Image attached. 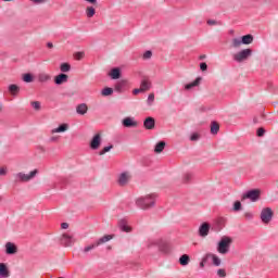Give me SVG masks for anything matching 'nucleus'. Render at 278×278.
Here are the masks:
<instances>
[{"label":"nucleus","instance_id":"obj_1","mask_svg":"<svg viewBox=\"0 0 278 278\" xmlns=\"http://www.w3.org/2000/svg\"><path fill=\"white\" fill-rule=\"evenodd\" d=\"M136 205L137 207H140V210H150V207L155 205V194H149L137 199Z\"/></svg>","mask_w":278,"mask_h":278},{"label":"nucleus","instance_id":"obj_2","mask_svg":"<svg viewBox=\"0 0 278 278\" xmlns=\"http://www.w3.org/2000/svg\"><path fill=\"white\" fill-rule=\"evenodd\" d=\"M231 242H233V240L230 237H222L217 244V251L220 253V255H227V253H229Z\"/></svg>","mask_w":278,"mask_h":278},{"label":"nucleus","instance_id":"obj_3","mask_svg":"<svg viewBox=\"0 0 278 278\" xmlns=\"http://www.w3.org/2000/svg\"><path fill=\"white\" fill-rule=\"evenodd\" d=\"M38 175V169H35L30 172L29 174H25L23 172H20L15 174V184H27V181H31L34 177Z\"/></svg>","mask_w":278,"mask_h":278},{"label":"nucleus","instance_id":"obj_4","mask_svg":"<svg viewBox=\"0 0 278 278\" xmlns=\"http://www.w3.org/2000/svg\"><path fill=\"white\" fill-rule=\"evenodd\" d=\"M151 247H157L161 253H170V245L167 242L162 241V239L150 240L148 243V249H151Z\"/></svg>","mask_w":278,"mask_h":278},{"label":"nucleus","instance_id":"obj_5","mask_svg":"<svg viewBox=\"0 0 278 278\" xmlns=\"http://www.w3.org/2000/svg\"><path fill=\"white\" fill-rule=\"evenodd\" d=\"M251 55H253V50L252 49H243L237 53L233 54V60L235 62H244L247 60H249V58H251Z\"/></svg>","mask_w":278,"mask_h":278},{"label":"nucleus","instance_id":"obj_6","mask_svg":"<svg viewBox=\"0 0 278 278\" xmlns=\"http://www.w3.org/2000/svg\"><path fill=\"white\" fill-rule=\"evenodd\" d=\"M261 194H262V191H260V189H252L242 194L241 201H247V199H249V201H252V203H255V201H260Z\"/></svg>","mask_w":278,"mask_h":278},{"label":"nucleus","instance_id":"obj_7","mask_svg":"<svg viewBox=\"0 0 278 278\" xmlns=\"http://www.w3.org/2000/svg\"><path fill=\"white\" fill-rule=\"evenodd\" d=\"M275 213H273V208L270 207H265L261 212V220L264 223V225H268L270 220H273V216Z\"/></svg>","mask_w":278,"mask_h":278},{"label":"nucleus","instance_id":"obj_8","mask_svg":"<svg viewBox=\"0 0 278 278\" xmlns=\"http://www.w3.org/2000/svg\"><path fill=\"white\" fill-rule=\"evenodd\" d=\"M131 181V173L123 172L117 178L118 186L125 187Z\"/></svg>","mask_w":278,"mask_h":278},{"label":"nucleus","instance_id":"obj_9","mask_svg":"<svg viewBox=\"0 0 278 278\" xmlns=\"http://www.w3.org/2000/svg\"><path fill=\"white\" fill-rule=\"evenodd\" d=\"M75 242H76L75 237H73L68 233H63L61 237L62 247H73V244H75Z\"/></svg>","mask_w":278,"mask_h":278},{"label":"nucleus","instance_id":"obj_10","mask_svg":"<svg viewBox=\"0 0 278 278\" xmlns=\"http://www.w3.org/2000/svg\"><path fill=\"white\" fill-rule=\"evenodd\" d=\"M101 142H102V139H101V134H96L90 143H89V147L90 149H92V151H97V149H99V147H101Z\"/></svg>","mask_w":278,"mask_h":278},{"label":"nucleus","instance_id":"obj_11","mask_svg":"<svg viewBox=\"0 0 278 278\" xmlns=\"http://www.w3.org/2000/svg\"><path fill=\"white\" fill-rule=\"evenodd\" d=\"M210 236V225L207 223H203L199 228V237L207 238Z\"/></svg>","mask_w":278,"mask_h":278},{"label":"nucleus","instance_id":"obj_12","mask_svg":"<svg viewBox=\"0 0 278 278\" xmlns=\"http://www.w3.org/2000/svg\"><path fill=\"white\" fill-rule=\"evenodd\" d=\"M153 84L151 83V79L149 77H143L140 84V88L143 92H147L148 90H151V87Z\"/></svg>","mask_w":278,"mask_h":278},{"label":"nucleus","instance_id":"obj_13","mask_svg":"<svg viewBox=\"0 0 278 278\" xmlns=\"http://www.w3.org/2000/svg\"><path fill=\"white\" fill-rule=\"evenodd\" d=\"M66 81H68V75L64 73L59 74L54 77V84H56V86H62V84H66Z\"/></svg>","mask_w":278,"mask_h":278},{"label":"nucleus","instance_id":"obj_14","mask_svg":"<svg viewBox=\"0 0 278 278\" xmlns=\"http://www.w3.org/2000/svg\"><path fill=\"white\" fill-rule=\"evenodd\" d=\"M127 86H129V83L127 80H119L115 85L116 92H125L127 90Z\"/></svg>","mask_w":278,"mask_h":278},{"label":"nucleus","instance_id":"obj_15","mask_svg":"<svg viewBox=\"0 0 278 278\" xmlns=\"http://www.w3.org/2000/svg\"><path fill=\"white\" fill-rule=\"evenodd\" d=\"M124 127H138V122L134 119V117H125L122 122Z\"/></svg>","mask_w":278,"mask_h":278},{"label":"nucleus","instance_id":"obj_16","mask_svg":"<svg viewBox=\"0 0 278 278\" xmlns=\"http://www.w3.org/2000/svg\"><path fill=\"white\" fill-rule=\"evenodd\" d=\"M143 127L146 129H155V118L153 117H147L143 122Z\"/></svg>","mask_w":278,"mask_h":278},{"label":"nucleus","instance_id":"obj_17","mask_svg":"<svg viewBox=\"0 0 278 278\" xmlns=\"http://www.w3.org/2000/svg\"><path fill=\"white\" fill-rule=\"evenodd\" d=\"M118 227L122 231H125L126 233H129L131 231V226L127 224V219H121L118 222Z\"/></svg>","mask_w":278,"mask_h":278},{"label":"nucleus","instance_id":"obj_18","mask_svg":"<svg viewBox=\"0 0 278 278\" xmlns=\"http://www.w3.org/2000/svg\"><path fill=\"white\" fill-rule=\"evenodd\" d=\"M37 79L40 84H47V83L51 81V75H49L47 73H39L37 76Z\"/></svg>","mask_w":278,"mask_h":278},{"label":"nucleus","instance_id":"obj_19","mask_svg":"<svg viewBox=\"0 0 278 278\" xmlns=\"http://www.w3.org/2000/svg\"><path fill=\"white\" fill-rule=\"evenodd\" d=\"M206 257L208 260H212L214 266H220V264H222L220 257H218L216 254L206 253Z\"/></svg>","mask_w":278,"mask_h":278},{"label":"nucleus","instance_id":"obj_20","mask_svg":"<svg viewBox=\"0 0 278 278\" xmlns=\"http://www.w3.org/2000/svg\"><path fill=\"white\" fill-rule=\"evenodd\" d=\"M10 277V270L5 263H0V278H8Z\"/></svg>","mask_w":278,"mask_h":278},{"label":"nucleus","instance_id":"obj_21","mask_svg":"<svg viewBox=\"0 0 278 278\" xmlns=\"http://www.w3.org/2000/svg\"><path fill=\"white\" fill-rule=\"evenodd\" d=\"M114 236L112 235H105L104 237H101L96 241V247H101V244H105V242H110V240H112Z\"/></svg>","mask_w":278,"mask_h":278},{"label":"nucleus","instance_id":"obj_22","mask_svg":"<svg viewBox=\"0 0 278 278\" xmlns=\"http://www.w3.org/2000/svg\"><path fill=\"white\" fill-rule=\"evenodd\" d=\"M68 131V124H61L58 128L51 130V134H63Z\"/></svg>","mask_w":278,"mask_h":278},{"label":"nucleus","instance_id":"obj_23","mask_svg":"<svg viewBox=\"0 0 278 278\" xmlns=\"http://www.w3.org/2000/svg\"><path fill=\"white\" fill-rule=\"evenodd\" d=\"M77 114L84 116V114L88 113V105L86 103L78 104L76 108Z\"/></svg>","mask_w":278,"mask_h":278},{"label":"nucleus","instance_id":"obj_24","mask_svg":"<svg viewBox=\"0 0 278 278\" xmlns=\"http://www.w3.org/2000/svg\"><path fill=\"white\" fill-rule=\"evenodd\" d=\"M5 249L8 255H14V253H16V245L12 242H8Z\"/></svg>","mask_w":278,"mask_h":278},{"label":"nucleus","instance_id":"obj_25","mask_svg":"<svg viewBox=\"0 0 278 278\" xmlns=\"http://www.w3.org/2000/svg\"><path fill=\"white\" fill-rule=\"evenodd\" d=\"M109 75L113 79H121V68L118 67L112 68Z\"/></svg>","mask_w":278,"mask_h":278},{"label":"nucleus","instance_id":"obj_26","mask_svg":"<svg viewBox=\"0 0 278 278\" xmlns=\"http://www.w3.org/2000/svg\"><path fill=\"white\" fill-rule=\"evenodd\" d=\"M201 77H198L194 81L187 84L185 86V90H192V88H197V86H199V84H201Z\"/></svg>","mask_w":278,"mask_h":278},{"label":"nucleus","instance_id":"obj_27","mask_svg":"<svg viewBox=\"0 0 278 278\" xmlns=\"http://www.w3.org/2000/svg\"><path fill=\"white\" fill-rule=\"evenodd\" d=\"M192 179H194V174H192L190 172L185 173L182 176L184 184H190V181H192Z\"/></svg>","mask_w":278,"mask_h":278},{"label":"nucleus","instance_id":"obj_28","mask_svg":"<svg viewBox=\"0 0 278 278\" xmlns=\"http://www.w3.org/2000/svg\"><path fill=\"white\" fill-rule=\"evenodd\" d=\"M85 12H86L87 18H92V16L97 14V9H94V7H87Z\"/></svg>","mask_w":278,"mask_h":278},{"label":"nucleus","instance_id":"obj_29","mask_svg":"<svg viewBox=\"0 0 278 278\" xmlns=\"http://www.w3.org/2000/svg\"><path fill=\"white\" fill-rule=\"evenodd\" d=\"M179 264L181 266H188V264H190V256L188 254L181 255L179 258Z\"/></svg>","mask_w":278,"mask_h":278},{"label":"nucleus","instance_id":"obj_30","mask_svg":"<svg viewBox=\"0 0 278 278\" xmlns=\"http://www.w3.org/2000/svg\"><path fill=\"white\" fill-rule=\"evenodd\" d=\"M219 130H220V125H218L217 122H212L211 134H213V136H216V134H218Z\"/></svg>","mask_w":278,"mask_h":278},{"label":"nucleus","instance_id":"obj_31","mask_svg":"<svg viewBox=\"0 0 278 278\" xmlns=\"http://www.w3.org/2000/svg\"><path fill=\"white\" fill-rule=\"evenodd\" d=\"M242 45H251L253 42V35H244L241 37Z\"/></svg>","mask_w":278,"mask_h":278},{"label":"nucleus","instance_id":"obj_32","mask_svg":"<svg viewBox=\"0 0 278 278\" xmlns=\"http://www.w3.org/2000/svg\"><path fill=\"white\" fill-rule=\"evenodd\" d=\"M165 147H166V142L160 141L159 143H156V146L154 148V153H162V151H164Z\"/></svg>","mask_w":278,"mask_h":278},{"label":"nucleus","instance_id":"obj_33","mask_svg":"<svg viewBox=\"0 0 278 278\" xmlns=\"http://www.w3.org/2000/svg\"><path fill=\"white\" fill-rule=\"evenodd\" d=\"M101 94L102 97H110L111 94H114V89L106 87L102 89Z\"/></svg>","mask_w":278,"mask_h":278},{"label":"nucleus","instance_id":"obj_34","mask_svg":"<svg viewBox=\"0 0 278 278\" xmlns=\"http://www.w3.org/2000/svg\"><path fill=\"white\" fill-rule=\"evenodd\" d=\"M23 81L26 84H31L34 81V76L29 73L23 75Z\"/></svg>","mask_w":278,"mask_h":278},{"label":"nucleus","instance_id":"obj_35","mask_svg":"<svg viewBox=\"0 0 278 278\" xmlns=\"http://www.w3.org/2000/svg\"><path fill=\"white\" fill-rule=\"evenodd\" d=\"M61 73H68L71 71V64L68 63H62L60 66Z\"/></svg>","mask_w":278,"mask_h":278},{"label":"nucleus","instance_id":"obj_36","mask_svg":"<svg viewBox=\"0 0 278 278\" xmlns=\"http://www.w3.org/2000/svg\"><path fill=\"white\" fill-rule=\"evenodd\" d=\"M21 89L18 88V86H16V85H10L9 86V91L11 92V94H18V91H20Z\"/></svg>","mask_w":278,"mask_h":278},{"label":"nucleus","instance_id":"obj_37","mask_svg":"<svg viewBox=\"0 0 278 278\" xmlns=\"http://www.w3.org/2000/svg\"><path fill=\"white\" fill-rule=\"evenodd\" d=\"M242 46V39H240V38H235V39H232V47L235 48V49H238L239 47H241Z\"/></svg>","mask_w":278,"mask_h":278},{"label":"nucleus","instance_id":"obj_38","mask_svg":"<svg viewBox=\"0 0 278 278\" xmlns=\"http://www.w3.org/2000/svg\"><path fill=\"white\" fill-rule=\"evenodd\" d=\"M114 149V146L104 147L100 152L99 155H105V153H109V151H112Z\"/></svg>","mask_w":278,"mask_h":278},{"label":"nucleus","instance_id":"obj_39","mask_svg":"<svg viewBox=\"0 0 278 278\" xmlns=\"http://www.w3.org/2000/svg\"><path fill=\"white\" fill-rule=\"evenodd\" d=\"M97 243L94 242V243H92V244H90V245H87V247H85L84 248V253H89V251H92V249H97Z\"/></svg>","mask_w":278,"mask_h":278},{"label":"nucleus","instance_id":"obj_40","mask_svg":"<svg viewBox=\"0 0 278 278\" xmlns=\"http://www.w3.org/2000/svg\"><path fill=\"white\" fill-rule=\"evenodd\" d=\"M242 210V203L240 201H236L233 203V212H240Z\"/></svg>","mask_w":278,"mask_h":278},{"label":"nucleus","instance_id":"obj_41","mask_svg":"<svg viewBox=\"0 0 278 278\" xmlns=\"http://www.w3.org/2000/svg\"><path fill=\"white\" fill-rule=\"evenodd\" d=\"M207 262H210V260L207 258V254H205L202 257V261L200 262V268H205V265L207 264Z\"/></svg>","mask_w":278,"mask_h":278},{"label":"nucleus","instance_id":"obj_42","mask_svg":"<svg viewBox=\"0 0 278 278\" xmlns=\"http://www.w3.org/2000/svg\"><path fill=\"white\" fill-rule=\"evenodd\" d=\"M153 52H151V50H148L143 53V60H151Z\"/></svg>","mask_w":278,"mask_h":278},{"label":"nucleus","instance_id":"obj_43","mask_svg":"<svg viewBox=\"0 0 278 278\" xmlns=\"http://www.w3.org/2000/svg\"><path fill=\"white\" fill-rule=\"evenodd\" d=\"M153 101H155V94L154 93H150L148 96V105H153Z\"/></svg>","mask_w":278,"mask_h":278},{"label":"nucleus","instance_id":"obj_44","mask_svg":"<svg viewBox=\"0 0 278 278\" xmlns=\"http://www.w3.org/2000/svg\"><path fill=\"white\" fill-rule=\"evenodd\" d=\"M30 105H31V108H34V110H36V111H39L40 108H41L39 101H33V102H30Z\"/></svg>","mask_w":278,"mask_h":278},{"label":"nucleus","instance_id":"obj_45","mask_svg":"<svg viewBox=\"0 0 278 278\" xmlns=\"http://www.w3.org/2000/svg\"><path fill=\"white\" fill-rule=\"evenodd\" d=\"M264 134H266V129L264 128H258L256 131V135L258 136V138H262V136H264Z\"/></svg>","mask_w":278,"mask_h":278},{"label":"nucleus","instance_id":"obj_46","mask_svg":"<svg viewBox=\"0 0 278 278\" xmlns=\"http://www.w3.org/2000/svg\"><path fill=\"white\" fill-rule=\"evenodd\" d=\"M199 138H201V136L199 134L194 132L191 135L190 140L192 142H195L197 140H199Z\"/></svg>","mask_w":278,"mask_h":278},{"label":"nucleus","instance_id":"obj_47","mask_svg":"<svg viewBox=\"0 0 278 278\" xmlns=\"http://www.w3.org/2000/svg\"><path fill=\"white\" fill-rule=\"evenodd\" d=\"M217 275L218 277H227V271L225 269H218Z\"/></svg>","mask_w":278,"mask_h":278},{"label":"nucleus","instance_id":"obj_48","mask_svg":"<svg viewBox=\"0 0 278 278\" xmlns=\"http://www.w3.org/2000/svg\"><path fill=\"white\" fill-rule=\"evenodd\" d=\"M74 58H75L76 60H83V59H84V52H76V53L74 54Z\"/></svg>","mask_w":278,"mask_h":278},{"label":"nucleus","instance_id":"obj_49","mask_svg":"<svg viewBox=\"0 0 278 278\" xmlns=\"http://www.w3.org/2000/svg\"><path fill=\"white\" fill-rule=\"evenodd\" d=\"M244 218H247V220H252V218H253V213H251V212L244 213Z\"/></svg>","mask_w":278,"mask_h":278},{"label":"nucleus","instance_id":"obj_50","mask_svg":"<svg viewBox=\"0 0 278 278\" xmlns=\"http://www.w3.org/2000/svg\"><path fill=\"white\" fill-rule=\"evenodd\" d=\"M200 70L203 72L207 71V63L205 62L200 63Z\"/></svg>","mask_w":278,"mask_h":278},{"label":"nucleus","instance_id":"obj_51","mask_svg":"<svg viewBox=\"0 0 278 278\" xmlns=\"http://www.w3.org/2000/svg\"><path fill=\"white\" fill-rule=\"evenodd\" d=\"M206 23H207V25H220V23L215 20H207Z\"/></svg>","mask_w":278,"mask_h":278},{"label":"nucleus","instance_id":"obj_52","mask_svg":"<svg viewBox=\"0 0 278 278\" xmlns=\"http://www.w3.org/2000/svg\"><path fill=\"white\" fill-rule=\"evenodd\" d=\"M30 1H31V3H35V5H40V4L45 3V1H47V0H30Z\"/></svg>","mask_w":278,"mask_h":278},{"label":"nucleus","instance_id":"obj_53","mask_svg":"<svg viewBox=\"0 0 278 278\" xmlns=\"http://www.w3.org/2000/svg\"><path fill=\"white\" fill-rule=\"evenodd\" d=\"M8 175V168L0 167V176Z\"/></svg>","mask_w":278,"mask_h":278},{"label":"nucleus","instance_id":"obj_54","mask_svg":"<svg viewBox=\"0 0 278 278\" xmlns=\"http://www.w3.org/2000/svg\"><path fill=\"white\" fill-rule=\"evenodd\" d=\"M140 92H144L141 87L132 90V94H140Z\"/></svg>","mask_w":278,"mask_h":278},{"label":"nucleus","instance_id":"obj_55","mask_svg":"<svg viewBox=\"0 0 278 278\" xmlns=\"http://www.w3.org/2000/svg\"><path fill=\"white\" fill-rule=\"evenodd\" d=\"M61 229H68V223H62Z\"/></svg>","mask_w":278,"mask_h":278},{"label":"nucleus","instance_id":"obj_56","mask_svg":"<svg viewBox=\"0 0 278 278\" xmlns=\"http://www.w3.org/2000/svg\"><path fill=\"white\" fill-rule=\"evenodd\" d=\"M87 3H91V5H97V0H85Z\"/></svg>","mask_w":278,"mask_h":278},{"label":"nucleus","instance_id":"obj_57","mask_svg":"<svg viewBox=\"0 0 278 278\" xmlns=\"http://www.w3.org/2000/svg\"><path fill=\"white\" fill-rule=\"evenodd\" d=\"M47 47H48V49H53V43L52 42H48Z\"/></svg>","mask_w":278,"mask_h":278},{"label":"nucleus","instance_id":"obj_58","mask_svg":"<svg viewBox=\"0 0 278 278\" xmlns=\"http://www.w3.org/2000/svg\"><path fill=\"white\" fill-rule=\"evenodd\" d=\"M205 58H207V55L201 54V55L199 56V60H205Z\"/></svg>","mask_w":278,"mask_h":278},{"label":"nucleus","instance_id":"obj_59","mask_svg":"<svg viewBox=\"0 0 278 278\" xmlns=\"http://www.w3.org/2000/svg\"><path fill=\"white\" fill-rule=\"evenodd\" d=\"M58 140V137H51L50 142H55Z\"/></svg>","mask_w":278,"mask_h":278},{"label":"nucleus","instance_id":"obj_60","mask_svg":"<svg viewBox=\"0 0 278 278\" xmlns=\"http://www.w3.org/2000/svg\"><path fill=\"white\" fill-rule=\"evenodd\" d=\"M3 110V106L0 104V112Z\"/></svg>","mask_w":278,"mask_h":278},{"label":"nucleus","instance_id":"obj_61","mask_svg":"<svg viewBox=\"0 0 278 278\" xmlns=\"http://www.w3.org/2000/svg\"><path fill=\"white\" fill-rule=\"evenodd\" d=\"M4 1H12V0H4Z\"/></svg>","mask_w":278,"mask_h":278}]
</instances>
